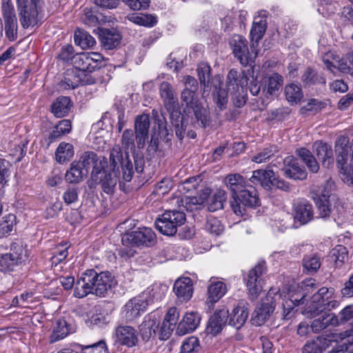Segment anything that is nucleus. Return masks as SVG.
Wrapping results in <instances>:
<instances>
[{
  "instance_id": "nucleus-64",
  "label": "nucleus",
  "mask_w": 353,
  "mask_h": 353,
  "mask_svg": "<svg viewBox=\"0 0 353 353\" xmlns=\"http://www.w3.org/2000/svg\"><path fill=\"white\" fill-rule=\"evenodd\" d=\"M335 318L337 320V326L353 319V305L346 306L337 316L335 315Z\"/></svg>"
},
{
  "instance_id": "nucleus-38",
  "label": "nucleus",
  "mask_w": 353,
  "mask_h": 353,
  "mask_svg": "<svg viewBox=\"0 0 353 353\" xmlns=\"http://www.w3.org/2000/svg\"><path fill=\"white\" fill-rule=\"evenodd\" d=\"M339 305V301L332 298L323 303H320L314 306L307 305L303 313L305 315L314 317L322 312L323 310H327L330 311L337 307Z\"/></svg>"
},
{
  "instance_id": "nucleus-36",
  "label": "nucleus",
  "mask_w": 353,
  "mask_h": 353,
  "mask_svg": "<svg viewBox=\"0 0 353 353\" xmlns=\"http://www.w3.org/2000/svg\"><path fill=\"white\" fill-rule=\"evenodd\" d=\"M328 326H337V320L333 313H324L320 317L315 319L311 324V330L317 333Z\"/></svg>"
},
{
  "instance_id": "nucleus-48",
  "label": "nucleus",
  "mask_w": 353,
  "mask_h": 353,
  "mask_svg": "<svg viewBox=\"0 0 353 353\" xmlns=\"http://www.w3.org/2000/svg\"><path fill=\"white\" fill-rule=\"evenodd\" d=\"M74 154V148L71 143L61 142L56 150V159L59 163H64L69 161Z\"/></svg>"
},
{
  "instance_id": "nucleus-31",
  "label": "nucleus",
  "mask_w": 353,
  "mask_h": 353,
  "mask_svg": "<svg viewBox=\"0 0 353 353\" xmlns=\"http://www.w3.org/2000/svg\"><path fill=\"white\" fill-rule=\"evenodd\" d=\"M248 310L242 303H239L232 310L229 317V325L236 329H240L248 317Z\"/></svg>"
},
{
  "instance_id": "nucleus-37",
  "label": "nucleus",
  "mask_w": 353,
  "mask_h": 353,
  "mask_svg": "<svg viewBox=\"0 0 353 353\" xmlns=\"http://www.w3.org/2000/svg\"><path fill=\"white\" fill-rule=\"evenodd\" d=\"M71 107L70 99L68 97L57 98L51 105V112L57 118L65 117Z\"/></svg>"
},
{
  "instance_id": "nucleus-7",
  "label": "nucleus",
  "mask_w": 353,
  "mask_h": 353,
  "mask_svg": "<svg viewBox=\"0 0 353 353\" xmlns=\"http://www.w3.org/2000/svg\"><path fill=\"white\" fill-rule=\"evenodd\" d=\"M123 245H135L149 247L153 245L156 241L154 232L151 228H143L138 230L125 234L121 239Z\"/></svg>"
},
{
  "instance_id": "nucleus-55",
  "label": "nucleus",
  "mask_w": 353,
  "mask_h": 353,
  "mask_svg": "<svg viewBox=\"0 0 353 353\" xmlns=\"http://www.w3.org/2000/svg\"><path fill=\"white\" fill-rule=\"evenodd\" d=\"M301 81L305 86H310L316 83H325V80L322 77H319L317 73L310 68H307L301 76Z\"/></svg>"
},
{
  "instance_id": "nucleus-33",
  "label": "nucleus",
  "mask_w": 353,
  "mask_h": 353,
  "mask_svg": "<svg viewBox=\"0 0 353 353\" xmlns=\"http://www.w3.org/2000/svg\"><path fill=\"white\" fill-rule=\"evenodd\" d=\"M159 327L158 320L151 315L146 316L139 325V332L143 341H148L154 336Z\"/></svg>"
},
{
  "instance_id": "nucleus-30",
  "label": "nucleus",
  "mask_w": 353,
  "mask_h": 353,
  "mask_svg": "<svg viewBox=\"0 0 353 353\" xmlns=\"http://www.w3.org/2000/svg\"><path fill=\"white\" fill-rule=\"evenodd\" d=\"M83 76L84 75L82 74V72L77 69H68L61 82V86L65 89H74L81 83H88V80L83 79Z\"/></svg>"
},
{
  "instance_id": "nucleus-32",
  "label": "nucleus",
  "mask_w": 353,
  "mask_h": 353,
  "mask_svg": "<svg viewBox=\"0 0 353 353\" xmlns=\"http://www.w3.org/2000/svg\"><path fill=\"white\" fill-rule=\"evenodd\" d=\"M294 210V219L302 224H306L313 219V207L312 205L307 201L299 202L295 205Z\"/></svg>"
},
{
  "instance_id": "nucleus-2",
  "label": "nucleus",
  "mask_w": 353,
  "mask_h": 353,
  "mask_svg": "<svg viewBox=\"0 0 353 353\" xmlns=\"http://www.w3.org/2000/svg\"><path fill=\"white\" fill-rule=\"evenodd\" d=\"M197 90L185 88L181 92V99L182 104H185L188 112L192 111L194 115L195 128H205L209 125L208 112L201 105L196 94Z\"/></svg>"
},
{
  "instance_id": "nucleus-62",
  "label": "nucleus",
  "mask_w": 353,
  "mask_h": 353,
  "mask_svg": "<svg viewBox=\"0 0 353 353\" xmlns=\"http://www.w3.org/2000/svg\"><path fill=\"white\" fill-rule=\"evenodd\" d=\"M223 226L221 221L215 217H210L207 220L205 230L212 234L218 236L223 231Z\"/></svg>"
},
{
  "instance_id": "nucleus-63",
  "label": "nucleus",
  "mask_w": 353,
  "mask_h": 353,
  "mask_svg": "<svg viewBox=\"0 0 353 353\" xmlns=\"http://www.w3.org/2000/svg\"><path fill=\"white\" fill-rule=\"evenodd\" d=\"M332 258H333L337 265H341L347 260V248L342 245H336L332 251Z\"/></svg>"
},
{
  "instance_id": "nucleus-19",
  "label": "nucleus",
  "mask_w": 353,
  "mask_h": 353,
  "mask_svg": "<svg viewBox=\"0 0 353 353\" xmlns=\"http://www.w3.org/2000/svg\"><path fill=\"white\" fill-rule=\"evenodd\" d=\"M12 252L0 256V271L10 272L21 261L23 249L22 246L14 244L11 247Z\"/></svg>"
},
{
  "instance_id": "nucleus-3",
  "label": "nucleus",
  "mask_w": 353,
  "mask_h": 353,
  "mask_svg": "<svg viewBox=\"0 0 353 353\" xmlns=\"http://www.w3.org/2000/svg\"><path fill=\"white\" fill-rule=\"evenodd\" d=\"M185 215L181 210H166L155 221L157 229L163 234L172 236L176 234L177 228L184 224Z\"/></svg>"
},
{
  "instance_id": "nucleus-29",
  "label": "nucleus",
  "mask_w": 353,
  "mask_h": 353,
  "mask_svg": "<svg viewBox=\"0 0 353 353\" xmlns=\"http://www.w3.org/2000/svg\"><path fill=\"white\" fill-rule=\"evenodd\" d=\"M224 182L228 189L232 192V199L248 185L245 179L238 173L228 174Z\"/></svg>"
},
{
  "instance_id": "nucleus-52",
  "label": "nucleus",
  "mask_w": 353,
  "mask_h": 353,
  "mask_svg": "<svg viewBox=\"0 0 353 353\" xmlns=\"http://www.w3.org/2000/svg\"><path fill=\"white\" fill-rule=\"evenodd\" d=\"M4 31L6 38L10 41H14L18 38L17 18L3 19Z\"/></svg>"
},
{
  "instance_id": "nucleus-28",
  "label": "nucleus",
  "mask_w": 353,
  "mask_h": 353,
  "mask_svg": "<svg viewBox=\"0 0 353 353\" xmlns=\"http://www.w3.org/2000/svg\"><path fill=\"white\" fill-rule=\"evenodd\" d=\"M121 35L115 30L101 29L99 32V39L101 46L105 50H112L119 46L121 41Z\"/></svg>"
},
{
  "instance_id": "nucleus-44",
  "label": "nucleus",
  "mask_w": 353,
  "mask_h": 353,
  "mask_svg": "<svg viewBox=\"0 0 353 353\" xmlns=\"http://www.w3.org/2000/svg\"><path fill=\"white\" fill-rule=\"evenodd\" d=\"M297 155L305 163L309 170L316 173L319 170V165L312 152L306 148H301L296 150Z\"/></svg>"
},
{
  "instance_id": "nucleus-45",
  "label": "nucleus",
  "mask_w": 353,
  "mask_h": 353,
  "mask_svg": "<svg viewBox=\"0 0 353 353\" xmlns=\"http://www.w3.org/2000/svg\"><path fill=\"white\" fill-rule=\"evenodd\" d=\"M316 196L317 195L316 194ZM318 208L319 213L320 217L323 219H326L330 216L331 213L334 210L336 207V203L338 201H330L328 200H323L318 197H315V199H312Z\"/></svg>"
},
{
  "instance_id": "nucleus-61",
  "label": "nucleus",
  "mask_w": 353,
  "mask_h": 353,
  "mask_svg": "<svg viewBox=\"0 0 353 353\" xmlns=\"http://www.w3.org/2000/svg\"><path fill=\"white\" fill-rule=\"evenodd\" d=\"M12 164L9 161L0 158V184L3 186L9 181Z\"/></svg>"
},
{
  "instance_id": "nucleus-17",
  "label": "nucleus",
  "mask_w": 353,
  "mask_h": 353,
  "mask_svg": "<svg viewBox=\"0 0 353 353\" xmlns=\"http://www.w3.org/2000/svg\"><path fill=\"white\" fill-rule=\"evenodd\" d=\"M282 170L287 178L293 180H304L307 175L305 168L300 165L298 160L292 156L283 160Z\"/></svg>"
},
{
  "instance_id": "nucleus-39",
  "label": "nucleus",
  "mask_w": 353,
  "mask_h": 353,
  "mask_svg": "<svg viewBox=\"0 0 353 353\" xmlns=\"http://www.w3.org/2000/svg\"><path fill=\"white\" fill-rule=\"evenodd\" d=\"M227 292L225 284L222 281H212L208 286V301L210 303L217 302Z\"/></svg>"
},
{
  "instance_id": "nucleus-34",
  "label": "nucleus",
  "mask_w": 353,
  "mask_h": 353,
  "mask_svg": "<svg viewBox=\"0 0 353 353\" xmlns=\"http://www.w3.org/2000/svg\"><path fill=\"white\" fill-rule=\"evenodd\" d=\"M91 281L87 270L77 281L74 290V296L77 298H83L89 294H93Z\"/></svg>"
},
{
  "instance_id": "nucleus-51",
  "label": "nucleus",
  "mask_w": 353,
  "mask_h": 353,
  "mask_svg": "<svg viewBox=\"0 0 353 353\" xmlns=\"http://www.w3.org/2000/svg\"><path fill=\"white\" fill-rule=\"evenodd\" d=\"M15 224V215L9 214L3 216L0 221V238H4L10 235Z\"/></svg>"
},
{
  "instance_id": "nucleus-58",
  "label": "nucleus",
  "mask_w": 353,
  "mask_h": 353,
  "mask_svg": "<svg viewBox=\"0 0 353 353\" xmlns=\"http://www.w3.org/2000/svg\"><path fill=\"white\" fill-rule=\"evenodd\" d=\"M320 258L316 256H306L303 259V267L305 272L309 274L316 272L321 266Z\"/></svg>"
},
{
  "instance_id": "nucleus-5",
  "label": "nucleus",
  "mask_w": 353,
  "mask_h": 353,
  "mask_svg": "<svg viewBox=\"0 0 353 353\" xmlns=\"http://www.w3.org/2000/svg\"><path fill=\"white\" fill-rule=\"evenodd\" d=\"M281 299V295L276 289H270L265 299L259 307L253 312L251 323L256 326H261L269 319L275 309L276 302Z\"/></svg>"
},
{
  "instance_id": "nucleus-10",
  "label": "nucleus",
  "mask_w": 353,
  "mask_h": 353,
  "mask_svg": "<svg viewBox=\"0 0 353 353\" xmlns=\"http://www.w3.org/2000/svg\"><path fill=\"white\" fill-rule=\"evenodd\" d=\"M91 279L93 294L105 296V294L114 285V277L109 272H97L94 270H88Z\"/></svg>"
},
{
  "instance_id": "nucleus-56",
  "label": "nucleus",
  "mask_w": 353,
  "mask_h": 353,
  "mask_svg": "<svg viewBox=\"0 0 353 353\" xmlns=\"http://www.w3.org/2000/svg\"><path fill=\"white\" fill-rule=\"evenodd\" d=\"M334 293V288H327L323 287L320 288L318 292L314 294L312 297V303L309 305H316L320 303H324L325 301L333 298Z\"/></svg>"
},
{
  "instance_id": "nucleus-27",
  "label": "nucleus",
  "mask_w": 353,
  "mask_h": 353,
  "mask_svg": "<svg viewBox=\"0 0 353 353\" xmlns=\"http://www.w3.org/2000/svg\"><path fill=\"white\" fill-rule=\"evenodd\" d=\"M305 293H303V292H297L292 294L290 299L285 300L282 303L283 319H290L293 316L294 307L305 304Z\"/></svg>"
},
{
  "instance_id": "nucleus-23",
  "label": "nucleus",
  "mask_w": 353,
  "mask_h": 353,
  "mask_svg": "<svg viewBox=\"0 0 353 353\" xmlns=\"http://www.w3.org/2000/svg\"><path fill=\"white\" fill-rule=\"evenodd\" d=\"M336 186L334 181L331 179H327L323 187H314L310 193L312 199L316 197L323 199L328 200L330 201H338L339 199L336 194H334Z\"/></svg>"
},
{
  "instance_id": "nucleus-42",
  "label": "nucleus",
  "mask_w": 353,
  "mask_h": 353,
  "mask_svg": "<svg viewBox=\"0 0 353 353\" xmlns=\"http://www.w3.org/2000/svg\"><path fill=\"white\" fill-rule=\"evenodd\" d=\"M74 69L82 72L84 77L86 76L85 72H92L94 71L93 66L90 63V59L86 52L79 53L75 55L73 61Z\"/></svg>"
},
{
  "instance_id": "nucleus-59",
  "label": "nucleus",
  "mask_w": 353,
  "mask_h": 353,
  "mask_svg": "<svg viewBox=\"0 0 353 353\" xmlns=\"http://www.w3.org/2000/svg\"><path fill=\"white\" fill-rule=\"evenodd\" d=\"M329 336H333L334 341L333 344H336L338 341H341L343 342L342 346H345V350H347V345L353 344V329L345 330L341 333H331Z\"/></svg>"
},
{
  "instance_id": "nucleus-24",
  "label": "nucleus",
  "mask_w": 353,
  "mask_h": 353,
  "mask_svg": "<svg viewBox=\"0 0 353 353\" xmlns=\"http://www.w3.org/2000/svg\"><path fill=\"white\" fill-rule=\"evenodd\" d=\"M200 321L201 317L199 313L195 312L186 313L178 325L177 333L179 335H184L194 331L199 326Z\"/></svg>"
},
{
  "instance_id": "nucleus-8",
  "label": "nucleus",
  "mask_w": 353,
  "mask_h": 353,
  "mask_svg": "<svg viewBox=\"0 0 353 353\" xmlns=\"http://www.w3.org/2000/svg\"><path fill=\"white\" fill-rule=\"evenodd\" d=\"M323 61L327 69L334 72V69L350 74L353 77V53L348 54L342 58L332 52L326 53L323 57Z\"/></svg>"
},
{
  "instance_id": "nucleus-18",
  "label": "nucleus",
  "mask_w": 353,
  "mask_h": 353,
  "mask_svg": "<svg viewBox=\"0 0 353 353\" xmlns=\"http://www.w3.org/2000/svg\"><path fill=\"white\" fill-rule=\"evenodd\" d=\"M248 80L245 71L239 72L235 69H231L226 78L227 89L231 94L236 95L244 86L248 85Z\"/></svg>"
},
{
  "instance_id": "nucleus-11",
  "label": "nucleus",
  "mask_w": 353,
  "mask_h": 353,
  "mask_svg": "<svg viewBox=\"0 0 353 353\" xmlns=\"http://www.w3.org/2000/svg\"><path fill=\"white\" fill-rule=\"evenodd\" d=\"M43 5V0H30V5H24L19 13V20L23 28L37 24L38 15Z\"/></svg>"
},
{
  "instance_id": "nucleus-21",
  "label": "nucleus",
  "mask_w": 353,
  "mask_h": 353,
  "mask_svg": "<svg viewBox=\"0 0 353 353\" xmlns=\"http://www.w3.org/2000/svg\"><path fill=\"white\" fill-rule=\"evenodd\" d=\"M229 312L225 307L217 310L209 319L207 330L213 335L219 333L227 323Z\"/></svg>"
},
{
  "instance_id": "nucleus-54",
  "label": "nucleus",
  "mask_w": 353,
  "mask_h": 353,
  "mask_svg": "<svg viewBox=\"0 0 353 353\" xmlns=\"http://www.w3.org/2000/svg\"><path fill=\"white\" fill-rule=\"evenodd\" d=\"M253 22L252 28L250 30V37L252 41L257 43L263 36L266 30V20L263 18L259 19V21Z\"/></svg>"
},
{
  "instance_id": "nucleus-40",
  "label": "nucleus",
  "mask_w": 353,
  "mask_h": 353,
  "mask_svg": "<svg viewBox=\"0 0 353 353\" xmlns=\"http://www.w3.org/2000/svg\"><path fill=\"white\" fill-rule=\"evenodd\" d=\"M265 88L263 91L270 95L275 94L283 83V77L278 73H273L264 79Z\"/></svg>"
},
{
  "instance_id": "nucleus-57",
  "label": "nucleus",
  "mask_w": 353,
  "mask_h": 353,
  "mask_svg": "<svg viewBox=\"0 0 353 353\" xmlns=\"http://www.w3.org/2000/svg\"><path fill=\"white\" fill-rule=\"evenodd\" d=\"M201 349L200 341L196 336L187 338L181 346V353H197Z\"/></svg>"
},
{
  "instance_id": "nucleus-13",
  "label": "nucleus",
  "mask_w": 353,
  "mask_h": 353,
  "mask_svg": "<svg viewBox=\"0 0 353 353\" xmlns=\"http://www.w3.org/2000/svg\"><path fill=\"white\" fill-rule=\"evenodd\" d=\"M159 94L165 108L170 112L171 119H173L174 114L179 117L178 98L172 85L166 81L162 82L159 85Z\"/></svg>"
},
{
  "instance_id": "nucleus-60",
  "label": "nucleus",
  "mask_w": 353,
  "mask_h": 353,
  "mask_svg": "<svg viewBox=\"0 0 353 353\" xmlns=\"http://www.w3.org/2000/svg\"><path fill=\"white\" fill-rule=\"evenodd\" d=\"M275 146H270L264 148L263 150L259 152L257 154L252 157L251 161L256 163H262L268 160L276 152Z\"/></svg>"
},
{
  "instance_id": "nucleus-25",
  "label": "nucleus",
  "mask_w": 353,
  "mask_h": 353,
  "mask_svg": "<svg viewBox=\"0 0 353 353\" xmlns=\"http://www.w3.org/2000/svg\"><path fill=\"white\" fill-rule=\"evenodd\" d=\"M313 148L323 166L330 168L333 165V150L330 145L322 141H316L313 144Z\"/></svg>"
},
{
  "instance_id": "nucleus-22",
  "label": "nucleus",
  "mask_w": 353,
  "mask_h": 353,
  "mask_svg": "<svg viewBox=\"0 0 353 353\" xmlns=\"http://www.w3.org/2000/svg\"><path fill=\"white\" fill-rule=\"evenodd\" d=\"M334 338L333 336H329V334L318 336L303 346V353H322L330 346H332Z\"/></svg>"
},
{
  "instance_id": "nucleus-43",
  "label": "nucleus",
  "mask_w": 353,
  "mask_h": 353,
  "mask_svg": "<svg viewBox=\"0 0 353 353\" xmlns=\"http://www.w3.org/2000/svg\"><path fill=\"white\" fill-rule=\"evenodd\" d=\"M73 330L64 319H59L56 321L54 331L52 334V342L59 341L65 337Z\"/></svg>"
},
{
  "instance_id": "nucleus-35",
  "label": "nucleus",
  "mask_w": 353,
  "mask_h": 353,
  "mask_svg": "<svg viewBox=\"0 0 353 353\" xmlns=\"http://www.w3.org/2000/svg\"><path fill=\"white\" fill-rule=\"evenodd\" d=\"M125 161L121 148L119 146H114L110 154V168L111 172L105 171L106 175L115 176L116 183H117L119 174V165H122V162Z\"/></svg>"
},
{
  "instance_id": "nucleus-15",
  "label": "nucleus",
  "mask_w": 353,
  "mask_h": 353,
  "mask_svg": "<svg viewBox=\"0 0 353 353\" xmlns=\"http://www.w3.org/2000/svg\"><path fill=\"white\" fill-rule=\"evenodd\" d=\"M150 127V121L148 114H142L136 117L134 121V133L138 148L142 149L144 148L145 141L149 137Z\"/></svg>"
},
{
  "instance_id": "nucleus-50",
  "label": "nucleus",
  "mask_w": 353,
  "mask_h": 353,
  "mask_svg": "<svg viewBox=\"0 0 353 353\" xmlns=\"http://www.w3.org/2000/svg\"><path fill=\"white\" fill-rule=\"evenodd\" d=\"M129 20L135 24L145 27H153L157 22V17L142 13L131 14Z\"/></svg>"
},
{
  "instance_id": "nucleus-12",
  "label": "nucleus",
  "mask_w": 353,
  "mask_h": 353,
  "mask_svg": "<svg viewBox=\"0 0 353 353\" xmlns=\"http://www.w3.org/2000/svg\"><path fill=\"white\" fill-rule=\"evenodd\" d=\"M265 271V262H260L250 270L248 274L247 287L252 300L256 299L262 290L261 276Z\"/></svg>"
},
{
  "instance_id": "nucleus-53",
  "label": "nucleus",
  "mask_w": 353,
  "mask_h": 353,
  "mask_svg": "<svg viewBox=\"0 0 353 353\" xmlns=\"http://www.w3.org/2000/svg\"><path fill=\"white\" fill-rule=\"evenodd\" d=\"M167 290L168 288L166 285L156 284L152 285L151 288H148L147 290L144 291L143 293L148 294V299L150 300V305L152 303L159 301L164 297Z\"/></svg>"
},
{
  "instance_id": "nucleus-46",
  "label": "nucleus",
  "mask_w": 353,
  "mask_h": 353,
  "mask_svg": "<svg viewBox=\"0 0 353 353\" xmlns=\"http://www.w3.org/2000/svg\"><path fill=\"white\" fill-rule=\"evenodd\" d=\"M227 195L223 190H217L214 195L209 199L208 208L209 211L214 212L223 208L224 203L226 201Z\"/></svg>"
},
{
  "instance_id": "nucleus-9",
  "label": "nucleus",
  "mask_w": 353,
  "mask_h": 353,
  "mask_svg": "<svg viewBox=\"0 0 353 353\" xmlns=\"http://www.w3.org/2000/svg\"><path fill=\"white\" fill-rule=\"evenodd\" d=\"M210 195V190H203L197 196H180L175 194L170 200L171 203L179 208V210L194 211L201 208Z\"/></svg>"
},
{
  "instance_id": "nucleus-47",
  "label": "nucleus",
  "mask_w": 353,
  "mask_h": 353,
  "mask_svg": "<svg viewBox=\"0 0 353 353\" xmlns=\"http://www.w3.org/2000/svg\"><path fill=\"white\" fill-rule=\"evenodd\" d=\"M74 42L83 49L92 48L96 43L94 38L88 32L77 29L74 32Z\"/></svg>"
},
{
  "instance_id": "nucleus-49",
  "label": "nucleus",
  "mask_w": 353,
  "mask_h": 353,
  "mask_svg": "<svg viewBox=\"0 0 353 353\" xmlns=\"http://www.w3.org/2000/svg\"><path fill=\"white\" fill-rule=\"evenodd\" d=\"M285 94L287 101L290 103H297L300 102L303 97L301 87L295 83H290L285 86Z\"/></svg>"
},
{
  "instance_id": "nucleus-4",
  "label": "nucleus",
  "mask_w": 353,
  "mask_h": 353,
  "mask_svg": "<svg viewBox=\"0 0 353 353\" xmlns=\"http://www.w3.org/2000/svg\"><path fill=\"white\" fill-rule=\"evenodd\" d=\"M236 195L237 196H234V198L230 201V206L233 212L237 215L243 214L245 207L256 208L260 205V199L258 192L250 184Z\"/></svg>"
},
{
  "instance_id": "nucleus-14",
  "label": "nucleus",
  "mask_w": 353,
  "mask_h": 353,
  "mask_svg": "<svg viewBox=\"0 0 353 353\" xmlns=\"http://www.w3.org/2000/svg\"><path fill=\"white\" fill-rule=\"evenodd\" d=\"M230 45L232 47L234 57L243 65H249L254 61L256 55L249 52L247 41L242 36L234 35L230 41Z\"/></svg>"
},
{
  "instance_id": "nucleus-20",
  "label": "nucleus",
  "mask_w": 353,
  "mask_h": 353,
  "mask_svg": "<svg viewBox=\"0 0 353 353\" xmlns=\"http://www.w3.org/2000/svg\"><path fill=\"white\" fill-rule=\"evenodd\" d=\"M173 291L178 301L187 302L192 296L193 284L189 277H183L177 279L173 287Z\"/></svg>"
},
{
  "instance_id": "nucleus-1",
  "label": "nucleus",
  "mask_w": 353,
  "mask_h": 353,
  "mask_svg": "<svg viewBox=\"0 0 353 353\" xmlns=\"http://www.w3.org/2000/svg\"><path fill=\"white\" fill-rule=\"evenodd\" d=\"M83 170H85L88 175L90 169L92 167L91 172L90 185L101 184L104 192L112 194L116 185L115 176L106 175L104 168L105 161L98 162L97 155L92 151H87L83 153L79 160L77 161Z\"/></svg>"
},
{
  "instance_id": "nucleus-6",
  "label": "nucleus",
  "mask_w": 353,
  "mask_h": 353,
  "mask_svg": "<svg viewBox=\"0 0 353 353\" xmlns=\"http://www.w3.org/2000/svg\"><path fill=\"white\" fill-rule=\"evenodd\" d=\"M148 296V294L141 293L127 301L121 311L127 322L134 321L146 312L150 301Z\"/></svg>"
},
{
  "instance_id": "nucleus-16",
  "label": "nucleus",
  "mask_w": 353,
  "mask_h": 353,
  "mask_svg": "<svg viewBox=\"0 0 353 353\" xmlns=\"http://www.w3.org/2000/svg\"><path fill=\"white\" fill-rule=\"evenodd\" d=\"M115 343L128 347H132L137 345L138 332L132 326L119 325L114 332Z\"/></svg>"
},
{
  "instance_id": "nucleus-26",
  "label": "nucleus",
  "mask_w": 353,
  "mask_h": 353,
  "mask_svg": "<svg viewBox=\"0 0 353 353\" xmlns=\"http://www.w3.org/2000/svg\"><path fill=\"white\" fill-rule=\"evenodd\" d=\"M275 174L272 170H256L252 173L250 181L254 184H259L265 189L272 188V181L274 180Z\"/></svg>"
},
{
  "instance_id": "nucleus-41",
  "label": "nucleus",
  "mask_w": 353,
  "mask_h": 353,
  "mask_svg": "<svg viewBox=\"0 0 353 353\" xmlns=\"http://www.w3.org/2000/svg\"><path fill=\"white\" fill-rule=\"evenodd\" d=\"M87 176L86 172L81 167L74 161L71 163L70 168L65 174L66 181L70 183H78Z\"/></svg>"
}]
</instances>
